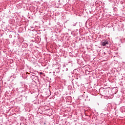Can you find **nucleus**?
I'll use <instances>...</instances> for the list:
<instances>
[{
	"label": "nucleus",
	"instance_id": "obj_1",
	"mask_svg": "<svg viewBox=\"0 0 125 125\" xmlns=\"http://www.w3.org/2000/svg\"><path fill=\"white\" fill-rule=\"evenodd\" d=\"M106 44H108V41L107 40L104 41L102 42V45H103V46H105Z\"/></svg>",
	"mask_w": 125,
	"mask_h": 125
},
{
	"label": "nucleus",
	"instance_id": "obj_2",
	"mask_svg": "<svg viewBox=\"0 0 125 125\" xmlns=\"http://www.w3.org/2000/svg\"><path fill=\"white\" fill-rule=\"evenodd\" d=\"M40 75H42L43 73L42 72H40Z\"/></svg>",
	"mask_w": 125,
	"mask_h": 125
}]
</instances>
